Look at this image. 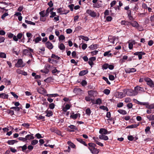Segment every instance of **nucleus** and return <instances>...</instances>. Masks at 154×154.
Here are the masks:
<instances>
[{
    "label": "nucleus",
    "mask_w": 154,
    "mask_h": 154,
    "mask_svg": "<svg viewBox=\"0 0 154 154\" xmlns=\"http://www.w3.org/2000/svg\"><path fill=\"white\" fill-rule=\"evenodd\" d=\"M146 88H145L143 87H141L139 85H137L134 88V90L135 91V94L137 95L139 93H141L142 92H144L146 90Z\"/></svg>",
    "instance_id": "nucleus-1"
},
{
    "label": "nucleus",
    "mask_w": 154,
    "mask_h": 154,
    "mask_svg": "<svg viewBox=\"0 0 154 154\" xmlns=\"http://www.w3.org/2000/svg\"><path fill=\"white\" fill-rule=\"evenodd\" d=\"M144 81L147 83V84L151 88L154 87V84L151 79L148 77H146L144 79Z\"/></svg>",
    "instance_id": "nucleus-2"
},
{
    "label": "nucleus",
    "mask_w": 154,
    "mask_h": 154,
    "mask_svg": "<svg viewBox=\"0 0 154 154\" xmlns=\"http://www.w3.org/2000/svg\"><path fill=\"white\" fill-rule=\"evenodd\" d=\"M126 94L128 96H134L136 95L135 90H133L130 89L126 90Z\"/></svg>",
    "instance_id": "nucleus-3"
},
{
    "label": "nucleus",
    "mask_w": 154,
    "mask_h": 154,
    "mask_svg": "<svg viewBox=\"0 0 154 154\" xmlns=\"http://www.w3.org/2000/svg\"><path fill=\"white\" fill-rule=\"evenodd\" d=\"M23 62L21 59H19L17 63L15 64V66L17 67H23L25 66V63L23 64Z\"/></svg>",
    "instance_id": "nucleus-4"
},
{
    "label": "nucleus",
    "mask_w": 154,
    "mask_h": 154,
    "mask_svg": "<svg viewBox=\"0 0 154 154\" xmlns=\"http://www.w3.org/2000/svg\"><path fill=\"white\" fill-rule=\"evenodd\" d=\"M146 54L145 52L143 51H137L134 53V55L138 56V58L139 60H140L142 58V56Z\"/></svg>",
    "instance_id": "nucleus-5"
},
{
    "label": "nucleus",
    "mask_w": 154,
    "mask_h": 154,
    "mask_svg": "<svg viewBox=\"0 0 154 154\" xmlns=\"http://www.w3.org/2000/svg\"><path fill=\"white\" fill-rule=\"evenodd\" d=\"M86 13L92 17H95L97 16L96 12L90 9L87 10L86 11Z\"/></svg>",
    "instance_id": "nucleus-6"
},
{
    "label": "nucleus",
    "mask_w": 154,
    "mask_h": 154,
    "mask_svg": "<svg viewBox=\"0 0 154 154\" xmlns=\"http://www.w3.org/2000/svg\"><path fill=\"white\" fill-rule=\"evenodd\" d=\"M65 9H63V8H58L57 10V12L61 14H66L69 12V10L66 11V12H65Z\"/></svg>",
    "instance_id": "nucleus-7"
},
{
    "label": "nucleus",
    "mask_w": 154,
    "mask_h": 154,
    "mask_svg": "<svg viewBox=\"0 0 154 154\" xmlns=\"http://www.w3.org/2000/svg\"><path fill=\"white\" fill-rule=\"evenodd\" d=\"M88 93L91 97H94L97 96V91H96L91 90L88 91Z\"/></svg>",
    "instance_id": "nucleus-8"
},
{
    "label": "nucleus",
    "mask_w": 154,
    "mask_h": 154,
    "mask_svg": "<svg viewBox=\"0 0 154 154\" xmlns=\"http://www.w3.org/2000/svg\"><path fill=\"white\" fill-rule=\"evenodd\" d=\"M110 131L109 132L106 129L103 128H101L100 130L99 131L100 134H109L110 133Z\"/></svg>",
    "instance_id": "nucleus-9"
},
{
    "label": "nucleus",
    "mask_w": 154,
    "mask_h": 154,
    "mask_svg": "<svg viewBox=\"0 0 154 154\" xmlns=\"http://www.w3.org/2000/svg\"><path fill=\"white\" fill-rule=\"evenodd\" d=\"M129 23L133 27L137 28H138L140 27L139 24L136 21H133L132 22H130Z\"/></svg>",
    "instance_id": "nucleus-10"
},
{
    "label": "nucleus",
    "mask_w": 154,
    "mask_h": 154,
    "mask_svg": "<svg viewBox=\"0 0 154 154\" xmlns=\"http://www.w3.org/2000/svg\"><path fill=\"white\" fill-rule=\"evenodd\" d=\"M46 47L49 49H52L54 46L51 42L49 41L45 43Z\"/></svg>",
    "instance_id": "nucleus-11"
},
{
    "label": "nucleus",
    "mask_w": 154,
    "mask_h": 154,
    "mask_svg": "<svg viewBox=\"0 0 154 154\" xmlns=\"http://www.w3.org/2000/svg\"><path fill=\"white\" fill-rule=\"evenodd\" d=\"M68 127L72 130H76L77 129V127L76 126H74V125H70L69 126H68ZM67 131H69L70 132L74 131V130H71L70 129H69V128L67 129Z\"/></svg>",
    "instance_id": "nucleus-12"
},
{
    "label": "nucleus",
    "mask_w": 154,
    "mask_h": 154,
    "mask_svg": "<svg viewBox=\"0 0 154 154\" xmlns=\"http://www.w3.org/2000/svg\"><path fill=\"white\" fill-rule=\"evenodd\" d=\"M88 71L87 69L81 71L79 73V75L80 76H83L87 74L88 73Z\"/></svg>",
    "instance_id": "nucleus-13"
},
{
    "label": "nucleus",
    "mask_w": 154,
    "mask_h": 154,
    "mask_svg": "<svg viewBox=\"0 0 154 154\" xmlns=\"http://www.w3.org/2000/svg\"><path fill=\"white\" fill-rule=\"evenodd\" d=\"M33 134H32L27 135L26 136V140L34 139V137L33 136Z\"/></svg>",
    "instance_id": "nucleus-14"
},
{
    "label": "nucleus",
    "mask_w": 154,
    "mask_h": 154,
    "mask_svg": "<svg viewBox=\"0 0 154 154\" xmlns=\"http://www.w3.org/2000/svg\"><path fill=\"white\" fill-rule=\"evenodd\" d=\"M99 138L101 140H109V137L107 136L103 135H100L99 136Z\"/></svg>",
    "instance_id": "nucleus-15"
},
{
    "label": "nucleus",
    "mask_w": 154,
    "mask_h": 154,
    "mask_svg": "<svg viewBox=\"0 0 154 154\" xmlns=\"http://www.w3.org/2000/svg\"><path fill=\"white\" fill-rule=\"evenodd\" d=\"M139 125V123H138L137 124H133L131 125H129V126L127 127V128H136Z\"/></svg>",
    "instance_id": "nucleus-16"
},
{
    "label": "nucleus",
    "mask_w": 154,
    "mask_h": 154,
    "mask_svg": "<svg viewBox=\"0 0 154 154\" xmlns=\"http://www.w3.org/2000/svg\"><path fill=\"white\" fill-rule=\"evenodd\" d=\"M76 140L78 142L80 143H81L83 144V145L85 146H88L87 144L85 143V141H83V140L81 139V138H76Z\"/></svg>",
    "instance_id": "nucleus-17"
},
{
    "label": "nucleus",
    "mask_w": 154,
    "mask_h": 154,
    "mask_svg": "<svg viewBox=\"0 0 154 154\" xmlns=\"http://www.w3.org/2000/svg\"><path fill=\"white\" fill-rule=\"evenodd\" d=\"M23 54L26 56H28L29 55H31V53L27 49H24L23 50Z\"/></svg>",
    "instance_id": "nucleus-18"
},
{
    "label": "nucleus",
    "mask_w": 154,
    "mask_h": 154,
    "mask_svg": "<svg viewBox=\"0 0 154 154\" xmlns=\"http://www.w3.org/2000/svg\"><path fill=\"white\" fill-rule=\"evenodd\" d=\"M45 113H46V116L48 117L52 116L53 114V112L51 111H48V110H46L45 111Z\"/></svg>",
    "instance_id": "nucleus-19"
},
{
    "label": "nucleus",
    "mask_w": 154,
    "mask_h": 154,
    "mask_svg": "<svg viewBox=\"0 0 154 154\" xmlns=\"http://www.w3.org/2000/svg\"><path fill=\"white\" fill-rule=\"evenodd\" d=\"M80 116V114L79 113H78L74 115H70V118L74 120H75L77 119L78 116L79 117Z\"/></svg>",
    "instance_id": "nucleus-20"
},
{
    "label": "nucleus",
    "mask_w": 154,
    "mask_h": 154,
    "mask_svg": "<svg viewBox=\"0 0 154 154\" xmlns=\"http://www.w3.org/2000/svg\"><path fill=\"white\" fill-rule=\"evenodd\" d=\"M94 100L93 101V100L92 101L93 103L100 104L102 102L100 98H97L96 99L95 103H94Z\"/></svg>",
    "instance_id": "nucleus-21"
},
{
    "label": "nucleus",
    "mask_w": 154,
    "mask_h": 154,
    "mask_svg": "<svg viewBox=\"0 0 154 154\" xmlns=\"http://www.w3.org/2000/svg\"><path fill=\"white\" fill-rule=\"evenodd\" d=\"M91 152L93 154H97L99 153V150L97 149L95 147H94Z\"/></svg>",
    "instance_id": "nucleus-22"
},
{
    "label": "nucleus",
    "mask_w": 154,
    "mask_h": 154,
    "mask_svg": "<svg viewBox=\"0 0 154 154\" xmlns=\"http://www.w3.org/2000/svg\"><path fill=\"white\" fill-rule=\"evenodd\" d=\"M98 45L97 44L91 45H90L89 48L91 50L96 49L97 48V46Z\"/></svg>",
    "instance_id": "nucleus-23"
},
{
    "label": "nucleus",
    "mask_w": 154,
    "mask_h": 154,
    "mask_svg": "<svg viewBox=\"0 0 154 154\" xmlns=\"http://www.w3.org/2000/svg\"><path fill=\"white\" fill-rule=\"evenodd\" d=\"M0 97L8 99V95L4 93H2L0 94Z\"/></svg>",
    "instance_id": "nucleus-24"
},
{
    "label": "nucleus",
    "mask_w": 154,
    "mask_h": 154,
    "mask_svg": "<svg viewBox=\"0 0 154 154\" xmlns=\"http://www.w3.org/2000/svg\"><path fill=\"white\" fill-rule=\"evenodd\" d=\"M117 111L119 113L122 115H126L127 114V111L124 110L119 109Z\"/></svg>",
    "instance_id": "nucleus-25"
},
{
    "label": "nucleus",
    "mask_w": 154,
    "mask_h": 154,
    "mask_svg": "<svg viewBox=\"0 0 154 154\" xmlns=\"http://www.w3.org/2000/svg\"><path fill=\"white\" fill-rule=\"evenodd\" d=\"M110 51H108L105 52L103 54V56H108V57L110 56L112 57V54L109 53Z\"/></svg>",
    "instance_id": "nucleus-26"
},
{
    "label": "nucleus",
    "mask_w": 154,
    "mask_h": 154,
    "mask_svg": "<svg viewBox=\"0 0 154 154\" xmlns=\"http://www.w3.org/2000/svg\"><path fill=\"white\" fill-rule=\"evenodd\" d=\"M18 148H21L23 152H25V151L27 148V144H25L23 146H20L18 147H17Z\"/></svg>",
    "instance_id": "nucleus-27"
},
{
    "label": "nucleus",
    "mask_w": 154,
    "mask_h": 154,
    "mask_svg": "<svg viewBox=\"0 0 154 154\" xmlns=\"http://www.w3.org/2000/svg\"><path fill=\"white\" fill-rule=\"evenodd\" d=\"M5 112H7L8 114H10L12 116L14 115V111L13 110L8 109Z\"/></svg>",
    "instance_id": "nucleus-28"
},
{
    "label": "nucleus",
    "mask_w": 154,
    "mask_h": 154,
    "mask_svg": "<svg viewBox=\"0 0 154 154\" xmlns=\"http://www.w3.org/2000/svg\"><path fill=\"white\" fill-rule=\"evenodd\" d=\"M37 91L39 94H42V92H45V89L43 88H39L37 89Z\"/></svg>",
    "instance_id": "nucleus-29"
},
{
    "label": "nucleus",
    "mask_w": 154,
    "mask_h": 154,
    "mask_svg": "<svg viewBox=\"0 0 154 154\" xmlns=\"http://www.w3.org/2000/svg\"><path fill=\"white\" fill-rule=\"evenodd\" d=\"M48 61L49 62L52 63H57L58 62L57 61L53 60V59H52L51 58H50L48 59Z\"/></svg>",
    "instance_id": "nucleus-30"
},
{
    "label": "nucleus",
    "mask_w": 154,
    "mask_h": 154,
    "mask_svg": "<svg viewBox=\"0 0 154 154\" xmlns=\"http://www.w3.org/2000/svg\"><path fill=\"white\" fill-rule=\"evenodd\" d=\"M118 97L119 98H122L124 97V94L123 92H118Z\"/></svg>",
    "instance_id": "nucleus-31"
},
{
    "label": "nucleus",
    "mask_w": 154,
    "mask_h": 154,
    "mask_svg": "<svg viewBox=\"0 0 154 154\" xmlns=\"http://www.w3.org/2000/svg\"><path fill=\"white\" fill-rule=\"evenodd\" d=\"M39 14L40 16V17H45V11L43 10L39 12Z\"/></svg>",
    "instance_id": "nucleus-32"
},
{
    "label": "nucleus",
    "mask_w": 154,
    "mask_h": 154,
    "mask_svg": "<svg viewBox=\"0 0 154 154\" xmlns=\"http://www.w3.org/2000/svg\"><path fill=\"white\" fill-rule=\"evenodd\" d=\"M41 37L39 36V37H36L35 40H33V41H35V43H36L41 41Z\"/></svg>",
    "instance_id": "nucleus-33"
},
{
    "label": "nucleus",
    "mask_w": 154,
    "mask_h": 154,
    "mask_svg": "<svg viewBox=\"0 0 154 154\" xmlns=\"http://www.w3.org/2000/svg\"><path fill=\"white\" fill-rule=\"evenodd\" d=\"M67 143L70 147L72 148H75L76 147V146L75 145V144L70 141H68Z\"/></svg>",
    "instance_id": "nucleus-34"
},
{
    "label": "nucleus",
    "mask_w": 154,
    "mask_h": 154,
    "mask_svg": "<svg viewBox=\"0 0 154 154\" xmlns=\"http://www.w3.org/2000/svg\"><path fill=\"white\" fill-rule=\"evenodd\" d=\"M150 127L149 126L147 127L145 130V133L146 134L151 133V131H150Z\"/></svg>",
    "instance_id": "nucleus-35"
},
{
    "label": "nucleus",
    "mask_w": 154,
    "mask_h": 154,
    "mask_svg": "<svg viewBox=\"0 0 154 154\" xmlns=\"http://www.w3.org/2000/svg\"><path fill=\"white\" fill-rule=\"evenodd\" d=\"M80 37L83 40H84L86 41H88L89 40V38L87 36H85L83 35H81Z\"/></svg>",
    "instance_id": "nucleus-36"
},
{
    "label": "nucleus",
    "mask_w": 154,
    "mask_h": 154,
    "mask_svg": "<svg viewBox=\"0 0 154 154\" xmlns=\"http://www.w3.org/2000/svg\"><path fill=\"white\" fill-rule=\"evenodd\" d=\"M109 63H105L102 66V69H106L108 68Z\"/></svg>",
    "instance_id": "nucleus-37"
},
{
    "label": "nucleus",
    "mask_w": 154,
    "mask_h": 154,
    "mask_svg": "<svg viewBox=\"0 0 154 154\" xmlns=\"http://www.w3.org/2000/svg\"><path fill=\"white\" fill-rule=\"evenodd\" d=\"M58 47L61 50H64L65 49V45L63 43L60 44Z\"/></svg>",
    "instance_id": "nucleus-38"
},
{
    "label": "nucleus",
    "mask_w": 154,
    "mask_h": 154,
    "mask_svg": "<svg viewBox=\"0 0 154 154\" xmlns=\"http://www.w3.org/2000/svg\"><path fill=\"white\" fill-rule=\"evenodd\" d=\"M20 109H22V108H20L19 107H15V106L11 107L10 108V109H14V110H15L17 111H20Z\"/></svg>",
    "instance_id": "nucleus-39"
},
{
    "label": "nucleus",
    "mask_w": 154,
    "mask_h": 154,
    "mask_svg": "<svg viewBox=\"0 0 154 154\" xmlns=\"http://www.w3.org/2000/svg\"><path fill=\"white\" fill-rule=\"evenodd\" d=\"M51 57L52 58L57 59L58 60H59V59H60V58L58 57V55H56L55 54H52Z\"/></svg>",
    "instance_id": "nucleus-40"
},
{
    "label": "nucleus",
    "mask_w": 154,
    "mask_h": 154,
    "mask_svg": "<svg viewBox=\"0 0 154 154\" xmlns=\"http://www.w3.org/2000/svg\"><path fill=\"white\" fill-rule=\"evenodd\" d=\"M91 111L89 108H87L85 110L86 114L88 116H90L91 113Z\"/></svg>",
    "instance_id": "nucleus-41"
},
{
    "label": "nucleus",
    "mask_w": 154,
    "mask_h": 154,
    "mask_svg": "<svg viewBox=\"0 0 154 154\" xmlns=\"http://www.w3.org/2000/svg\"><path fill=\"white\" fill-rule=\"evenodd\" d=\"M22 126L26 127L27 128H29L30 124L28 123H24L22 124Z\"/></svg>",
    "instance_id": "nucleus-42"
},
{
    "label": "nucleus",
    "mask_w": 154,
    "mask_h": 154,
    "mask_svg": "<svg viewBox=\"0 0 154 154\" xmlns=\"http://www.w3.org/2000/svg\"><path fill=\"white\" fill-rule=\"evenodd\" d=\"M0 57L6 58V55L4 52H1L0 53Z\"/></svg>",
    "instance_id": "nucleus-43"
},
{
    "label": "nucleus",
    "mask_w": 154,
    "mask_h": 154,
    "mask_svg": "<svg viewBox=\"0 0 154 154\" xmlns=\"http://www.w3.org/2000/svg\"><path fill=\"white\" fill-rule=\"evenodd\" d=\"M104 94H105L106 95H109L110 93V91L109 89H105L103 91Z\"/></svg>",
    "instance_id": "nucleus-44"
},
{
    "label": "nucleus",
    "mask_w": 154,
    "mask_h": 154,
    "mask_svg": "<svg viewBox=\"0 0 154 154\" xmlns=\"http://www.w3.org/2000/svg\"><path fill=\"white\" fill-rule=\"evenodd\" d=\"M102 79L104 80L106 82L107 84L109 85L110 84V82L109 81L107 77H103Z\"/></svg>",
    "instance_id": "nucleus-45"
},
{
    "label": "nucleus",
    "mask_w": 154,
    "mask_h": 154,
    "mask_svg": "<svg viewBox=\"0 0 154 154\" xmlns=\"http://www.w3.org/2000/svg\"><path fill=\"white\" fill-rule=\"evenodd\" d=\"M25 22L28 24L32 25H35V23H34L31 21H29L26 20H25Z\"/></svg>",
    "instance_id": "nucleus-46"
},
{
    "label": "nucleus",
    "mask_w": 154,
    "mask_h": 154,
    "mask_svg": "<svg viewBox=\"0 0 154 154\" xmlns=\"http://www.w3.org/2000/svg\"><path fill=\"white\" fill-rule=\"evenodd\" d=\"M130 22H128L127 21L125 20H122L121 21V24L122 25H128V23H129Z\"/></svg>",
    "instance_id": "nucleus-47"
},
{
    "label": "nucleus",
    "mask_w": 154,
    "mask_h": 154,
    "mask_svg": "<svg viewBox=\"0 0 154 154\" xmlns=\"http://www.w3.org/2000/svg\"><path fill=\"white\" fill-rule=\"evenodd\" d=\"M89 146L90 147H92L93 148H94L96 147V145L95 143H90L88 144Z\"/></svg>",
    "instance_id": "nucleus-48"
},
{
    "label": "nucleus",
    "mask_w": 154,
    "mask_h": 154,
    "mask_svg": "<svg viewBox=\"0 0 154 154\" xmlns=\"http://www.w3.org/2000/svg\"><path fill=\"white\" fill-rule=\"evenodd\" d=\"M100 109H102L103 110H106V111H109V109L107 107H105L104 106H101L100 107Z\"/></svg>",
    "instance_id": "nucleus-49"
},
{
    "label": "nucleus",
    "mask_w": 154,
    "mask_h": 154,
    "mask_svg": "<svg viewBox=\"0 0 154 154\" xmlns=\"http://www.w3.org/2000/svg\"><path fill=\"white\" fill-rule=\"evenodd\" d=\"M55 106V104L53 103H52L49 104V107L51 109H53L54 108Z\"/></svg>",
    "instance_id": "nucleus-50"
},
{
    "label": "nucleus",
    "mask_w": 154,
    "mask_h": 154,
    "mask_svg": "<svg viewBox=\"0 0 154 154\" xmlns=\"http://www.w3.org/2000/svg\"><path fill=\"white\" fill-rule=\"evenodd\" d=\"M38 143V141L37 140H33L31 142V144L32 145H34Z\"/></svg>",
    "instance_id": "nucleus-51"
},
{
    "label": "nucleus",
    "mask_w": 154,
    "mask_h": 154,
    "mask_svg": "<svg viewBox=\"0 0 154 154\" xmlns=\"http://www.w3.org/2000/svg\"><path fill=\"white\" fill-rule=\"evenodd\" d=\"M58 38L59 41H63L64 40L65 38L64 35H60L59 36Z\"/></svg>",
    "instance_id": "nucleus-52"
},
{
    "label": "nucleus",
    "mask_w": 154,
    "mask_h": 154,
    "mask_svg": "<svg viewBox=\"0 0 154 154\" xmlns=\"http://www.w3.org/2000/svg\"><path fill=\"white\" fill-rule=\"evenodd\" d=\"M74 5L73 4H71L69 5L68 6V7L70 8L71 11H73V7Z\"/></svg>",
    "instance_id": "nucleus-53"
},
{
    "label": "nucleus",
    "mask_w": 154,
    "mask_h": 154,
    "mask_svg": "<svg viewBox=\"0 0 154 154\" xmlns=\"http://www.w3.org/2000/svg\"><path fill=\"white\" fill-rule=\"evenodd\" d=\"M81 84L83 87H85L87 84V82L85 80H83L82 81Z\"/></svg>",
    "instance_id": "nucleus-54"
},
{
    "label": "nucleus",
    "mask_w": 154,
    "mask_h": 154,
    "mask_svg": "<svg viewBox=\"0 0 154 154\" xmlns=\"http://www.w3.org/2000/svg\"><path fill=\"white\" fill-rule=\"evenodd\" d=\"M50 14L51 15L50 16V18H52L56 16V13L54 12H51L50 13Z\"/></svg>",
    "instance_id": "nucleus-55"
},
{
    "label": "nucleus",
    "mask_w": 154,
    "mask_h": 154,
    "mask_svg": "<svg viewBox=\"0 0 154 154\" xmlns=\"http://www.w3.org/2000/svg\"><path fill=\"white\" fill-rule=\"evenodd\" d=\"M98 52V51L97 50H94L93 51H91L90 52V53L91 54L92 56H94V55H96L97 53Z\"/></svg>",
    "instance_id": "nucleus-56"
},
{
    "label": "nucleus",
    "mask_w": 154,
    "mask_h": 154,
    "mask_svg": "<svg viewBox=\"0 0 154 154\" xmlns=\"http://www.w3.org/2000/svg\"><path fill=\"white\" fill-rule=\"evenodd\" d=\"M128 139L131 141H133L134 140V137L132 135L128 136Z\"/></svg>",
    "instance_id": "nucleus-57"
},
{
    "label": "nucleus",
    "mask_w": 154,
    "mask_h": 154,
    "mask_svg": "<svg viewBox=\"0 0 154 154\" xmlns=\"http://www.w3.org/2000/svg\"><path fill=\"white\" fill-rule=\"evenodd\" d=\"M109 80L111 81H113L115 80V77L114 75H109Z\"/></svg>",
    "instance_id": "nucleus-58"
},
{
    "label": "nucleus",
    "mask_w": 154,
    "mask_h": 154,
    "mask_svg": "<svg viewBox=\"0 0 154 154\" xmlns=\"http://www.w3.org/2000/svg\"><path fill=\"white\" fill-rule=\"evenodd\" d=\"M49 8H48L46 10V11H45V16H46V17H48V15L49 13Z\"/></svg>",
    "instance_id": "nucleus-59"
},
{
    "label": "nucleus",
    "mask_w": 154,
    "mask_h": 154,
    "mask_svg": "<svg viewBox=\"0 0 154 154\" xmlns=\"http://www.w3.org/2000/svg\"><path fill=\"white\" fill-rule=\"evenodd\" d=\"M133 106V105L132 103H128L127 104V107L128 109H131L132 108Z\"/></svg>",
    "instance_id": "nucleus-60"
},
{
    "label": "nucleus",
    "mask_w": 154,
    "mask_h": 154,
    "mask_svg": "<svg viewBox=\"0 0 154 154\" xmlns=\"http://www.w3.org/2000/svg\"><path fill=\"white\" fill-rule=\"evenodd\" d=\"M14 140H9L7 141V143L9 145H13L14 144Z\"/></svg>",
    "instance_id": "nucleus-61"
},
{
    "label": "nucleus",
    "mask_w": 154,
    "mask_h": 154,
    "mask_svg": "<svg viewBox=\"0 0 154 154\" xmlns=\"http://www.w3.org/2000/svg\"><path fill=\"white\" fill-rule=\"evenodd\" d=\"M47 4L49 6L50 8H52L53 6V3L52 1H50Z\"/></svg>",
    "instance_id": "nucleus-62"
},
{
    "label": "nucleus",
    "mask_w": 154,
    "mask_h": 154,
    "mask_svg": "<svg viewBox=\"0 0 154 154\" xmlns=\"http://www.w3.org/2000/svg\"><path fill=\"white\" fill-rule=\"evenodd\" d=\"M87 47V44L84 43L82 45V48L83 50H85Z\"/></svg>",
    "instance_id": "nucleus-63"
},
{
    "label": "nucleus",
    "mask_w": 154,
    "mask_h": 154,
    "mask_svg": "<svg viewBox=\"0 0 154 154\" xmlns=\"http://www.w3.org/2000/svg\"><path fill=\"white\" fill-rule=\"evenodd\" d=\"M35 136L37 138L39 139L42 138L43 137L39 133L37 134H35Z\"/></svg>",
    "instance_id": "nucleus-64"
}]
</instances>
